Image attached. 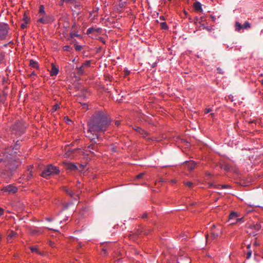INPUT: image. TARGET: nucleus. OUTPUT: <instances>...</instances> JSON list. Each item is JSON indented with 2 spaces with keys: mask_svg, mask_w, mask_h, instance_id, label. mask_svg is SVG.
<instances>
[{
  "mask_svg": "<svg viewBox=\"0 0 263 263\" xmlns=\"http://www.w3.org/2000/svg\"><path fill=\"white\" fill-rule=\"evenodd\" d=\"M32 168H33V167H31L30 168L28 169V171H27L28 173V175L27 176L28 179H29L33 176Z\"/></svg>",
  "mask_w": 263,
  "mask_h": 263,
  "instance_id": "nucleus-21",
  "label": "nucleus"
},
{
  "mask_svg": "<svg viewBox=\"0 0 263 263\" xmlns=\"http://www.w3.org/2000/svg\"><path fill=\"white\" fill-rule=\"evenodd\" d=\"M111 123V120L106 114L99 111L95 113L90 118L88 123L87 137L91 140L95 141V144L90 145L86 151L91 152V150L96 151L97 147L95 144H100L101 137L99 135V133L105 132Z\"/></svg>",
  "mask_w": 263,
  "mask_h": 263,
  "instance_id": "nucleus-1",
  "label": "nucleus"
},
{
  "mask_svg": "<svg viewBox=\"0 0 263 263\" xmlns=\"http://www.w3.org/2000/svg\"><path fill=\"white\" fill-rule=\"evenodd\" d=\"M210 115H211L212 116H213L214 115V114L211 113Z\"/></svg>",
  "mask_w": 263,
  "mask_h": 263,
  "instance_id": "nucleus-55",
  "label": "nucleus"
},
{
  "mask_svg": "<svg viewBox=\"0 0 263 263\" xmlns=\"http://www.w3.org/2000/svg\"><path fill=\"white\" fill-rule=\"evenodd\" d=\"M9 30L10 28L7 24L4 23H0V41L7 39Z\"/></svg>",
  "mask_w": 263,
  "mask_h": 263,
  "instance_id": "nucleus-3",
  "label": "nucleus"
},
{
  "mask_svg": "<svg viewBox=\"0 0 263 263\" xmlns=\"http://www.w3.org/2000/svg\"><path fill=\"white\" fill-rule=\"evenodd\" d=\"M16 233L13 231H11L9 235H8V240L10 241V240L15 235Z\"/></svg>",
  "mask_w": 263,
  "mask_h": 263,
  "instance_id": "nucleus-23",
  "label": "nucleus"
},
{
  "mask_svg": "<svg viewBox=\"0 0 263 263\" xmlns=\"http://www.w3.org/2000/svg\"><path fill=\"white\" fill-rule=\"evenodd\" d=\"M250 247V245L248 246V248H249Z\"/></svg>",
  "mask_w": 263,
  "mask_h": 263,
  "instance_id": "nucleus-57",
  "label": "nucleus"
},
{
  "mask_svg": "<svg viewBox=\"0 0 263 263\" xmlns=\"http://www.w3.org/2000/svg\"><path fill=\"white\" fill-rule=\"evenodd\" d=\"M172 182L175 183H176V181L173 180H172Z\"/></svg>",
  "mask_w": 263,
  "mask_h": 263,
  "instance_id": "nucleus-54",
  "label": "nucleus"
},
{
  "mask_svg": "<svg viewBox=\"0 0 263 263\" xmlns=\"http://www.w3.org/2000/svg\"><path fill=\"white\" fill-rule=\"evenodd\" d=\"M260 82L262 84H263V79L260 81Z\"/></svg>",
  "mask_w": 263,
  "mask_h": 263,
  "instance_id": "nucleus-53",
  "label": "nucleus"
},
{
  "mask_svg": "<svg viewBox=\"0 0 263 263\" xmlns=\"http://www.w3.org/2000/svg\"><path fill=\"white\" fill-rule=\"evenodd\" d=\"M221 168L227 171H229L231 168L230 165L227 164H223L221 165Z\"/></svg>",
  "mask_w": 263,
  "mask_h": 263,
  "instance_id": "nucleus-22",
  "label": "nucleus"
},
{
  "mask_svg": "<svg viewBox=\"0 0 263 263\" xmlns=\"http://www.w3.org/2000/svg\"><path fill=\"white\" fill-rule=\"evenodd\" d=\"M156 65H157V63H156V62H155V63H154L152 64V67L153 68H154V67H155L156 66Z\"/></svg>",
  "mask_w": 263,
  "mask_h": 263,
  "instance_id": "nucleus-49",
  "label": "nucleus"
},
{
  "mask_svg": "<svg viewBox=\"0 0 263 263\" xmlns=\"http://www.w3.org/2000/svg\"><path fill=\"white\" fill-rule=\"evenodd\" d=\"M238 216L239 215L237 212H232L229 215V220H232L235 218L236 219Z\"/></svg>",
  "mask_w": 263,
  "mask_h": 263,
  "instance_id": "nucleus-15",
  "label": "nucleus"
},
{
  "mask_svg": "<svg viewBox=\"0 0 263 263\" xmlns=\"http://www.w3.org/2000/svg\"><path fill=\"white\" fill-rule=\"evenodd\" d=\"M75 49L76 50L79 51L81 50L82 47L80 45H76L75 46Z\"/></svg>",
  "mask_w": 263,
  "mask_h": 263,
  "instance_id": "nucleus-39",
  "label": "nucleus"
},
{
  "mask_svg": "<svg viewBox=\"0 0 263 263\" xmlns=\"http://www.w3.org/2000/svg\"><path fill=\"white\" fill-rule=\"evenodd\" d=\"M103 252H104V254L106 253V250L105 249H103Z\"/></svg>",
  "mask_w": 263,
  "mask_h": 263,
  "instance_id": "nucleus-51",
  "label": "nucleus"
},
{
  "mask_svg": "<svg viewBox=\"0 0 263 263\" xmlns=\"http://www.w3.org/2000/svg\"><path fill=\"white\" fill-rule=\"evenodd\" d=\"M67 168L70 170H76L77 169V167L74 164L70 163L67 164Z\"/></svg>",
  "mask_w": 263,
  "mask_h": 263,
  "instance_id": "nucleus-18",
  "label": "nucleus"
},
{
  "mask_svg": "<svg viewBox=\"0 0 263 263\" xmlns=\"http://www.w3.org/2000/svg\"><path fill=\"white\" fill-rule=\"evenodd\" d=\"M244 222V218L241 217V218H237L236 219V222H232L231 224H234L237 223L238 222Z\"/></svg>",
  "mask_w": 263,
  "mask_h": 263,
  "instance_id": "nucleus-24",
  "label": "nucleus"
},
{
  "mask_svg": "<svg viewBox=\"0 0 263 263\" xmlns=\"http://www.w3.org/2000/svg\"><path fill=\"white\" fill-rule=\"evenodd\" d=\"M30 249L32 252H36V253L40 254V252L38 251L37 249L35 247H31Z\"/></svg>",
  "mask_w": 263,
  "mask_h": 263,
  "instance_id": "nucleus-30",
  "label": "nucleus"
},
{
  "mask_svg": "<svg viewBox=\"0 0 263 263\" xmlns=\"http://www.w3.org/2000/svg\"><path fill=\"white\" fill-rule=\"evenodd\" d=\"M2 161V159H0V162Z\"/></svg>",
  "mask_w": 263,
  "mask_h": 263,
  "instance_id": "nucleus-60",
  "label": "nucleus"
},
{
  "mask_svg": "<svg viewBox=\"0 0 263 263\" xmlns=\"http://www.w3.org/2000/svg\"><path fill=\"white\" fill-rule=\"evenodd\" d=\"M230 186L229 185H218L216 186V187L219 189H227Z\"/></svg>",
  "mask_w": 263,
  "mask_h": 263,
  "instance_id": "nucleus-25",
  "label": "nucleus"
},
{
  "mask_svg": "<svg viewBox=\"0 0 263 263\" xmlns=\"http://www.w3.org/2000/svg\"><path fill=\"white\" fill-rule=\"evenodd\" d=\"M60 173L59 168L52 164L47 165L45 170L42 173L41 176L45 178H47L50 175H57Z\"/></svg>",
  "mask_w": 263,
  "mask_h": 263,
  "instance_id": "nucleus-2",
  "label": "nucleus"
},
{
  "mask_svg": "<svg viewBox=\"0 0 263 263\" xmlns=\"http://www.w3.org/2000/svg\"><path fill=\"white\" fill-rule=\"evenodd\" d=\"M4 214V210L2 208H0V216L3 215Z\"/></svg>",
  "mask_w": 263,
  "mask_h": 263,
  "instance_id": "nucleus-43",
  "label": "nucleus"
},
{
  "mask_svg": "<svg viewBox=\"0 0 263 263\" xmlns=\"http://www.w3.org/2000/svg\"><path fill=\"white\" fill-rule=\"evenodd\" d=\"M59 107H60L59 105L58 104H55L53 106L52 110L53 111H56L57 110V109L59 108Z\"/></svg>",
  "mask_w": 263,
  "mask_h": 263,
  "instance_id": "nucleus-33",
  "label": "nucleus"
},
{
  "mask_svg": "<svg viewBox=\"0 0 263 263\" xmlns=\"http://www.w3.org/2000/svg\"><path fill=\"white\" fill-rule=\"evenodd\" d=\"M83 66H81L80 67L78 68V73L80 74H82L84 72L83 69Z\"/></svg>",
  "mask_w": 263,
  "mask_h": 263,
  "instance_id": "nucleus-29",
  "label": "nucleus"
},
{
  "mask_svg": "<svg viewBox=\"0 0 263 263\" xmlns=\"http://www.w3.org/2000/svg\"><path fill=\"white\" fill-rule=\"evenodd\" d=\"M184 184H185V185H186L189 187H191V188H192L194 186L193 183L191 181H187L184 183Z\"/></svg>",
  "mask_w": 263,
  "mask_h": 263,
  "instance_id": "nucleus-26",
  "label": "nucleus"
},
{
  "mask_svg": "<svg viewBox=\"0 0 263 263\" xmlns=\"http://www.w3.org/2000/svg\"><path fill=\"white\" fill-rule=\"evenodd\" d=\"M160 27L162 29L167 30L168 29L167 24L163 22L160 23Z\"/></svg>",
  "mask_w": 263,
  "mask_h": 263,
  "instance_id": "nucleus-20",
  "label": "nucleus"
},
{
  "mask_svg": "<svg viewBox=\"0 0 263 263\" xmlns=\"http://www.w3.org/2000/svg\"><path fill=\"white\" fill-rule=\"evenodd\" d=\"M147 217V214L146 213H144L142 215V218H146Z\"/></svg>",
  "mask_w": 263,
  "mask_h": 263,
  "instance_id": "nucleus-47",
  "label": "nucleus"
},
{
  "mask_svg": "<svg viewBox=\"0 0 263 263\" xmlns=\"http://www.w3.org/2000/svg\"><path fill=\"white\" fill-rule=\"evenodd\" d=\"M100 31H101V28H100L91 27L87 29L86 34H89L93 32H100Z\"/></svg>",
  "mask_w": 263,
  "mask_h": 263,
  "instance_id": "nucleus-11",
  "label": "nucleus"
},
{
  "mask_svg": "<svg viewBox=\"0 0 263 263\" xmlns=\"http://www.w3.org/2000/svg\"><path fill=\"white\" fill-rule=\"evenodd\" d=\"M70 47L69 46L66 45L63 47V49L65 51H69Z\"/></svg>",
  "mask_w": 263,
  "mask_h": 263,
  "instance_id": "nucleus-37",
  "label": "nucleus"
},
{
  "mask_svg": "<svg viewBox=\"0 0 263 263\" xmlns=\"http://www.w3.org/2000/svg\"><path fill=\"white\" fill-rule=\"evenodd\" d=\"M39 15H46L45 11L44 10V6L43 5H40L39 7Z\"/></svg>",
  "mask_w": 263,
  "mask_h": 263,
  "instance_id": "nucleus-14",
  "label": "nucleus"
},
{
  "mask_svg": "<svg viewBox=\"0 0 263 263\" xmlns=\"http://www.w3.org/2000/svg\"><path fill=\"white\" fill-rule=\"evenodd\" d=\"M178 263H191V259L186 255L180 256L177 259Z\"/></svg>",
  "mask_w": 263,
  "mask_h": 263,
  "instance_id": "nucleus-8",
  "label": "nucleus"
},
{
  "mask_svg": "<svg viewBox=\"0 0 263 263\" xmlns=\"http://www.w3.org/2000/svg\"><path fill=\"white\" fill-rule=\"evenodd\" d=\"M211 111H212L211 109H210V108H206L204 110V113L207 114L209 113L210 112H211Z\"/></svg>",
  "mask_w": 263,
  "mask_h": 263,
  "instance_id": "nucleus-40",
  "label": "nucleus"
},
{
  "mask_svg": "<svg viewBox=\"0 0 263 263\" xmlns=\"http://www.w3.org/2000/svg\"><path fill=\"white\" fill-rule=\"evenodd\" d=\"M136 130H137L144 137H146L148 135V133L141 128H138L137 129H136Z\"/></svg>",
  "mask_w": 263,
  "mask_h": 263,
  "instance_id": "nucleus-13",
  "label": "nucleus"
},
{
  "mask_svg": "<svg viewBox=\"0 0 263 263\" xmlns=\"http://www.w3.org/2000/svg\"><path fill=\"white\" fill-rule=\"evenodd\" d=\"M17 189L15 186L11 185H9L6 186H4L2 189V191L3 192H7L9 194H13L16 192Z\"/></svg>",
  "mask_w": 263,
  "mask_h": 263,
  "instance_id": "nucleus-6",
  "label": "nucleus"
},
{
  "mask_svg": "<svg viewBox=\"0 0 263 263\" xmlns=\"http://www.w3.org/2000/svg\"><path fill=\"white\" fill-rule=\"evenodd\" d=\"M99 10V8L98 7H97V8H95V9H93V11L90 13V16H92V13H96V12H97Z\"/></svg>",
  "mask_w": 263,
  "mask_h": 263,
  "instance_id": "nucleus-32",
  "label": "nucleus"
},
{
  "mask_svg": "<svg viewBox=\"0 0 263 263\" xmlns=\"http://www.w3.org/2000/svg\"><path fill=\"white\" fill-rule=\"evenodd\" d=\"M195 164L194 163V162H192L189 167L190 170H193L195 167Z\"/></svg>",
  "mask_w": 263,
  "mask_h": 263,
  "instance_id": "nucleus-35",
  "label": "nucleus"
},
{
  "mask_svg": "<svg viewBox=\"0 0 263 263\" xmlns=\"http://www.w3.org/2000/svg\"><path fill=\"white\" fill-rule=\"evenodd\" d=\"M29 65L33 67V68H36V69H39V64H38V62H36V61H35L33 60H30V61H29Z\"/></svg>",
  "mask_w": 263,
  "mask_h": 263,
  "instance_id": "nucleus-12",
  "label": "nucleus"
},
{
  "mask_svg": "<svg viewBox=\"0 0 263 263\" xmlns=\"http://www.w3.org/2000/svg\"><path fill=\"white\" fill-rule=\"evenodd\" d=\"M36 76L35 72L33 71H32L30 74H29V77H35Z\"/></svg>",
  "mask_w": 263,
  "mask_h": 263,
  "instance_id": "nucleus-41",
  "label": "nucleus"
},
{
  "mask_svg": "<svg viewBox=\"0 0 263 263\" xmlns=\"http://www.w3.org/2000/svg\"><path fill=\"white\" fill-rule=\"evenodd\" d=\"M59 73V69L55 66V65L53 64H51V69L50 71V74L51 76H55Z\"/></svg>",
  "mask_w": 263,
  "mask_h": 263,
  "instance_id": "nucleus-9",
  "label": "nucleus"
},
{
  "mask_svg": "<svg viewBox=\"0 0 263 263\" xmlns=\"http://www.w3.org/2000/svg\"><path fill=\"white\" fill-rule=\"evenodd\" d=\"M11 132L16 136H20L25 132V127L22 123H17L11 127Z\"/></svg>",
  "mask_w": 263,
  "mask_h": 263,
  "instance_id": "nucleus-4",
  "label": "nucleus"
},
{
  "mask_svg": "<svg viewBox=\"0 0 263 263\" xmlns=\"http://www.w3.org/2000/svg\"><path fill=\"white\" fill-rule=\"evenodd\" d=\"M24 20L25 22L27 21V23L28 22L29 18L27 16H25L24 18Z\"/></svg>",
  "mask_w": 263,
  "mask_h": 263,
  "instance_id": "nucleus-45",
  "label": "nucleus"
},
{
  "mask_svg": "<svg viewBox=\"0 0 263 263\" xmlns=\"http://www.w3.org/2000/svg\"><path fill=\"white\" fill-rule=\"evenodd\" d=\"M159 19L160 20H162V21H164L165 20V17L163 16H160L159 17Z\"/></svg>",
  "mask_w": 263,
  "mask_h": 263,
  "instance_id": "nucleus-46",
  "label": "nucleus"
},
{
  "mask_svg": "<svg viewBox=\"0 0 263 263\" xmlns=\"http://www.w3.org/2000/svg\"><path fill=\"white\" fill-rule=\"evenodd\" d=\"M115 124L117 126H119V125L120 124V122L119 121H116V122H115Z\"/></svg>",
  "mask_w": 263,
  "mask_h": 263,
  "instance_id": "nucleus-44",
  "label": "nucleus"
},
{
  "mask_svg": "<svg viewBox=\"0 0 263 263\" xmlns=\"http://www.w3.org/2000/svg\"><path fill=\"white\" fill-rule=\"evenodd\" d=\"M255 245L257 246V245H258V244L256 242H255Z\"/></svg>",
  "mask_w": 263,
  "mask_h": 263,
  "instance_id": "nucleus-58",
  "label": "nucleus"
},
{
  "mask_svg": "<svg viewBox=\"0 0 263 263\" xmlns=\"http://www.w3.org/2000/svg\"><path fill=\"white\" fill-rule=\"evenodd\" d=\"M251 255H252V251H248L247 254V259L250 258L251 256Z\"/></svg>",
  "mask_w": 263,
  "mask_h": 263,
  "instance_id": "nucleus-36",
  "label": "nucleus"
},
{
  "mask_svg": "<svg viewBox=\"0 0 263 263\" xmlns=\"http://www.w3.org/2000/svg\"><path fill=\"white\" fill-rule=\"evenodd\" d=\"M251 27V25L248 21L245 22L243 25L238 22H236L235 24V30L237 32H241V30H248Z\"/></svg>",
  "mask_w": 263,
  "mask_h": 263,
  "instance_id": "nucleus-5",
  "label": "nucleus"
},
{
  "mask_svg": "<svg viewBox=\"0 0 263 263\" xmlns=\"http://www.w3.org/2000/svg\"><path fill=\"white\" fill-rule=\"evenodd\" d=\"M70 0H60V2L59 3V5L61 6H63L64 2H69Z\"/></svg>",
  "mask_w": 263,
  "mask_h": 263,
  "instance_id": "nucleus-31",
  "label": "nucleus"
},
{
  "mask_svg": "<svg viewBox=\"0 0 263 263\" xmlns=\"http://www.w3.org/2000/svg\"><path fill=\"white\" fill-rule=\"evenodd\" d=\"M63 191L67 194L69 195L71 197H73L75 194L72 191L66 187L63 188Z\"/></svg>",
  "mask_w": 263,
  "mask_h": 263,
  "instance_id": "nucleus-16",
  "label": "nucleus"
},
{
  "mask_svg": "<svg viewBox=\"0 0 263 263\" xmlns=\"http://www.w3.org/2000/svg\"><path fill=\"white\" fill-rule=\"evenodd\" d=\"M27 21L24 22V23L22 24L21 25V28L22 29H25V28L27 27Z\"/></svg>",
  "mask_w": 263,
  "mask_h": 263,
  "instance_id": "nucleus-34",
  "label": "nucleus"
},
{
  "mask_svg": "<svg viewBox=\"0 0 263 263\" xmlns=\"http://www.w3.org/2000/svg\"><path fill=\"white\" fill-rule=\"evenodd\" d=\"M193 7L196 12H199L202 11V5L199 2H196L194 3Z\"/></svg>",
  "mask_w": 263,
  "mask_h": 263,
  "instance_id": "nucleus-10",
  "label": "nucleus"
},
{
  "mask_svg": "<svg viewBox=\"0 0 263 263\" xmlns=\"http://www.w3.org/2000/svg\"><path fill=\"white\" fill-rule=\"evenodd\" d=\"M46 220L47 221H48L50 222V221H51L52 220V218H48H48H46Z\"/></svg>",
  "mask_w": 263,
  "mask_h": 263,
  "instance_id": "nucleus-48",
  "label": "nucleus"
},
{
  "mask_svg": "<svg viewBox=\"0 0 263 263\" xmlns=\"http://www.w3.org/2000/svg\"><path fill=\"white\" fill-rule=\"evenodd\" d=\"M143 173H141L138 174L134 179H133V184L134 183V182H136L137 180L141 179L143 177Z\"/></svg>",
  "mask_w": 263,
  "mask_h": 263,
  "instance_id": "nucleus-19",
  "label": "nucleus"
},
{
  "mask_svg": "<svg viewBox=\"0 0 263 263\" xmlns=\"http://www.w3.org/2000/svg\"><path fill=\"white\" fill-rule=\"evenodd\" d=\"M217 72L220 73V74H223V71L222 70V69L219 67H218L217 68Z\"/></svg>",
  "mask_w": 263,
  "mask_h": 263,
  "instance_id": "nucleus-38",
  "label": "nucleus"
},
{
  "mask_svg": "<svg viewBox=\"0 0 263 263\" xmlns=\"http://www.w3.org/2000/svg\"><path fill=\"white\" fill-rule=\"evenodd\" d=\"M90 64H91L90 61L88 60V61H86L85 63H84L82 66L83 67H84V66L89 67V66H90Z\"/></svg>",
  "mask_w": 263,
  "mask_h": 263,
  "instance_id": "nucleus-28",
  "label": "nucleus"
},
{
  "mask_svg": "<svg viewBox=\"0 0 263 263\" xmlns=\"http://www.w3.org/2000/svg\"><path fill=\"white\" fill-rule=\"evenodd\" d=\"M262 208H263V207H262Z\"/></svg>",
  "mask_w": 263,
  "mask_h": 263,
  "instance_id": "nucleus-61",
  "label": "nucleus"
},
{
  "mask_svg": "<svg viewBox=\"0 0 263 263\" xmlns=\"http://www.w3.org/2000/svg\"><path fill=\"white\" fill-rule=\"evenodd\" d=\"M32 234H41L42 231L41 230H33L31 231Z\"/></svg>",
  "mask_w": 263,
  "mask_h": 263,
  "instance_id": "nucleus-27",
  "label": "nucleus"
},
{
  "mask_svg": "<svg viewBox=\"0 0 263 263\" xmlns=\"http://www.w3.org/2000/svg\"><path fill=\"white\" fill-rule=\"evenodd\" d=\"M218 234H217V233H216H216H213L212 234V237H213L214 239H215V238H216L218 236Z\"/></svg>",
  "mask_w": 263,
  "mask_h": 263,
  "instance_id": "nucleus-42",
  "label": "nucleus"
},
{
  "mask_svg": "<svg viewBox=\"0 0 263 263\" xmlns=\"http://www.w3.org/2000/svg\"><path fill=\"white\" fill-rule=\"evenodd\" d=\"M251 229L254 230L255 231H258L260 228H261V226L260 225L259 223H256V224H254L253 225H252L251 226Z\"/></svg>",
  "mask_w": 263,
  "mask_h": 263,
  "instance_id": "nucleus-17",
  "label": "nucleus"
},
{
  "mask_svg": "<svg viewBox=\"0 0 263 263\" xmlns=\"http://www.w3.org/2000/svg\"><path fill=\"white\" fill-rule=\"evenodd\" d=\"M40 16V18L37 20L38 23L46 24L50 22V17L48 15H42Z\"/></svg>",
  "mask_w": 263,
  "mask_h": 263,
  "instance_id": "nucleus-7",
  "label": "nucleus"
},
{
  "mask_svg": "<svg viewBox=\"0 0 263 263\" xmlns=\"http://www.w3.org/2000/svg\"><path fill=\"white\" fill-rule=\"evenodd\" d=\"M95 17H96V16L94 15L93 17V19L95 18Z\"/></svg>",
  "mask_w": 263,
  "mask_h": 263,
  "instance_id": "nucleus-59",
  "label": "nucleus"
},
{
  "mask_svg": "<svg viewBox=\"0 0 263 263\" xmlns=\"http://www.w3.org/2000/svg\"><path fill=\"white\" fill-rule=\"evenodd\" d=\"M17 146H18V145H17V144H16L15 145V146H14V148H15L16 150H17V149H18Z\"/></svg>",
  "mask_w": 263,
  "mask_h": 263,
  "instance_id": "nucleus-50",
  "label": "nucleus"
},
{
  "mask_svg": "<svg viewBox=\"0 0 263 263\" xmlns=\"http://www.w3.org/2000/svg\"><path fill=\"white\" fill-rule=\"evenodd\" d=\"M184 13L185 14V15H186L187 14L186 11H184Z\"/></svg>",
  "mask_w": 263,
  "mask_h": 263,
  "instance_id": "nucleus-56",
  "label": "nucleus"
},
{
  "mask_svg": "<svg viewBox=\"0 0 263 263\" xmlns=\"http://www.w3.org/2000/svg\"><path fill=\"white\" fill-rule=\"evenodd\" d=\"M229 98L230 99H232V98H233V96H229Z\"/></svg>",
  "mask_w": 263,
  "mask_h": 263,
  "instance_id": "nucleus-52",
  "label": "nucleus"
}]
</instances>
